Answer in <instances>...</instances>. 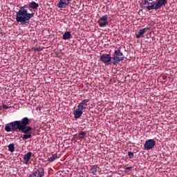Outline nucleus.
I'll list each match as a JSON object with an SVG mask.
<instances>
[{
	"label": "nucleus",
	"instance_id": "nucleus-5",
	"mask_svg": "<svg viewBox=\"0 0 177 177\" xmlns=\"http://www.w3.org/2000/svg\"><path fill=\"white\" fill-rule=\"evenodd\" d=\"M122 60H124V54L121 52V50H115L112 57V64L117 66Z\"/></svg>",
	"mask_w": 177,
	"mask_h": 177
},
{
	"label": "nucleus",
	"instance_id": "nucleus-19",
	"mask_svg": "<svg viewBox=\"0 0 177 177\" xmlns=\"http://www.w3.org/2000/svg\"><path fill=\"white\" fill-rule=\"evenodd\" d=\"M2 109H3L4 110H8V109H10V106H9L5 104H3L2 106H0V110H2Z\"/></svg>",
	"mask_w": 177,
	"mask_h": 177
},
{
	"label": "nucleus",
	"instance_id": "nucleus-15",
	"mask_svg": "<svg viewBox=\"0 0 177 177\" xmlns=\"http://www.w3.org/2000/svg\"><path fill=\"white\" fill-rule=\"evenodd\" d=\"M70 38H71V32L70 31H66L62 36V39L66 41V39H70Z\"/></svg>",
	"mask_w": 177,
	"mask_h": 177
},
{
	"label": "nucleus",
	"instance_id": "nucleus-18",
	"mask_svg": "<svg viewBox=\"0 0 177 177\" xmlns=\"http://www.w3.org/2000/svg\"><path fill=\"white\" fill-rule=\"evenodd\" d=\"M86 136V132L85 131H80L79 132V138L80 139H84V137Z\"/></svg>",
	"mask_w": 177,
	"mask_h": 177
},
{
	"label": "nucleus",
	"instance_id": "nucleus-6",
	"mask_svg": "<svg viewBox=\"0 0 177 177\" xmlns=\"http://www.w3.org/2000/svg\"><path fill=\"white\" fill-rule=\"evenodd\" d=\"M97 24L99 27H106L109 24V15H104L100 17L97 21Z\"/></svg>",
	"mask_w": 177,
	"mask_h": 177
},
{
	"label": "nucleus",
	"instance_id": "nucleus-13",
	"mask_svg": "<svg viewBox=\"0 0 177 177\" xmlns=\"http://www.w3.org/2000/svg\"><path fill=\"white\" fill-rule=\"evenodd\" d=\"M146 34V28L140 29L138 32L136 33L137 39H139V38H141V37H143Z\"/></svg>",
	"mask_w": 177,
	"mask_h": 177
},
{
	"label": "nucleus",
	"instance_id": "nucleus-11",
	"mask_svg": "<svg viewBox=\"0 0 177 177\" xmlns=\"http://www.w3.org/2000/svg\"><path fill=\"white\" fill-rule=\"evenodd\" d=\"M68 3H70V0H59L57 4V8L64 9V8L68 6Z\"/></svg>",
	"mask_w": 177,
	"mask_h": 177
},
{
	"label": "nucleus",
	"instance_id": "nucleus-22",
	"mask_svg": "<svg viewBox=\"0 0 177 177\" xmlns=\"http://www.w3.org/2000/svg\"><path fill=\"white\" fill-rule=\"evenodd\" d=\"M132 169V167H125V170L126 171H128V170H130Z\"/></svg>",
	"mask_w": 177,
	"mask_h": 177
},
{
	"label": "nucleus",
	"instance_id": "nucleus-9",
	"mask_svg": "<svg viewBox=\"0 0 177 177\" xmlns=\"http://www.w3.org/2000/svg\"><path fill=\"white\" fill-rule=\"evenodd\" d=\"M155 146H156V140L153 139H149L145 142L144 145V149L145 150H151V149H153Z\"/></svg>",
	"mask_w": 177,
	"mask_h": 177
},
{
	"label": "nucleus",
	"instance_id": "nucleus-21",
	"mask_svg": "<svg viewBox=\"0 0 177 177\" xmlns=\"http://www.w3.org/2000/svg\"><path fill=\"white\" fill-rule=\"evenodd\" d=\"M35 50H36V52H39L41 50V48L39 47L35 48Z\"/></svg>",
	"mask_w": 177,
	"mask_h": 177
},
{
	"label": "nucleus",
	"instance_id": "nucleus-14",
	"mask_svg": "<svg viewBox=\"0 0 177 177\" xmlns=\"http://www.w3.org/2000/svg\"><path fill=\"white\" fill-rule=\"evenodd\" d=\"M98 169H100V168L97 165H93L90 168V172L93 174V175H96V172H97Z\"/></svg>",
	"mask_w": 177,
	"mask_h": 177
},
{
	"label": "nucleus",
	"instance_id": "nucleus-7",
	"mask_svg": "<svg viewBox=\"0 0 177 177\" xmlns=\"http://www.w3.org/2000/svg\"><path fill=\"white\" fill-rule=\"evenodd\" d=\"M100 60L104 63V64H111V60H113V57L110 54H102L100 56Z\"/></svg>",
	"mask_w": 177,
	"mask_h": 177
},
{
	"label": "nucleus",
	"instance_id": "nucleus-2",
	"mask_svg": "<svg viewBox=\"0 0 177 177\" xmlns=\"http://www.w3.org/2000/svg\"><path fill=\"white\" fill-rule=\"evenodd\" d=\"M27 8H28V5L21 6L20 7L19 11L16 13V21H17V23H21L22 26L24 24H27V23H30V19H32V17H33L35 15V13L34 12H28V10L26 9Z\"/></svg>",
	"mask_w": 177,
	"mask_h": 177
},
{
	"label": "nucleus",
	"instance_id": "nucleus-10",
	"mask_svg": "<svg viewBox=\"0 0 177 177\" xmlns=\"http://www.w3.org/2000/svg\"><path fill=\"white\" fill-rule=\"evenodd\" d=\"M27 6L30 12H32V10L35 12V10H38V8H39V4L35 1L30 2Z\"/></svg>",
	"mask_w": 177,
	"mask_h": 177
},
{
	"label": "nucleus",
	"instance_id": "nucleus-23",
	"mask_svg": "<svg viewBox=\"0 0 177 177\" xmlns=\"http://www.w3.org/2000/svg\"><path fill=\"white\" fill-rule=\"evenodd\" d=\"M149 0H144V5H146V3H148Z\"/></svg>",
	"mask_w": 177,
	"mask_h": 177
},
{
	"label": "nucleus",
	"instance_id": "nucleus-24",
	"mask_svg": "<svg viewBox=\"0 0 177 177\" xmlns=\"http://www.w3.org/2000/svg\"><path fill=\"white\" fill-rule=\"evenodd\" d=\"M148 1H152L153 0H148Z\"/></svg>",
	"mask_w": 177,
	"mask_h": 177
},
{
	"label": "nucleus",
	"instance_id": "nucleus-12",
	"mask_svg": "<svg viewBox=\"0 0 177 177\" xmlns=\"http://www.w3.org/2000/svg\"><path fill=\"white\" fill-rule=\"evenodd\" d=\"M31 156H32V152H28L26 154L24 155V164H26V165L28 164L30 160L31 159Z\"/></svg>",
	"mask_w": 177,
	"mask_h": 177
},
{
	"label": "nucleus",
	"instance_id": "nucleus-3",
	"mask_svg": "<svg viewBox=\"0 0 177 177\" xmlns=\"http://www.w3.org/2000/svg\"><path fill=\"white\" fill-rule=\"evenodd\" d=\"M88 102L89 99H84L77 104V108L73 110V115L75 120H78V118H81V117H82L84 111H85L88 108Z\"/></svg>",
	"mask_w": 177,
	"mask_h": 177
},
{
	"label": "nucleus",
	"instance_id": "nucleus-1",
	"mask_svg": "<svg viewBox=\"0 0 177 177\" xmlns=\"http://www.w3.org/2000/svg\"><path fill=\"white\" fill-rule=\"evenodd\" d=\"M30 124V120L28 118L25 117L21 120H16L8 124L5 127L6 132H15V131H19L24 135L22 137L23 140H27V139H31L32 136L31 135V131L32 128L28 126Z\"/></svg>",
	"mask_w": 177,
	"mask_h": 177
},
{
	"label": "nucleus",
	"instance_id": "nucleus-4",
	"mask_svg": "<svg viewBox=\"0 0 177 177\" xmlns=\"http://www.w3.org/2000/svg\"><path fill=\"white\" fill-rule=\"evenodd\" d=\"M168 3V0H157V1H152L150 3V6H147L148 10H158L165 6Z\"/></svg>",
	"mask_w": 177,
	"mask_h": 177
},
{
	"label": "nucleus",
	"instance_id": "nucleus-20",
	"mask_svg": "<svg viewBox=\"0 0 177 177\" xmlns=\"http://www.w3.org/2000/svg\"><path fill=\"white\" fill-rule=\"evenodd\" d=\"M128 156H129V158H133V153L131 152V151H129L128 152Z\"/></svg>",
	"mask_w": 177,
	"mask_h": 177
},
{
	"label": "nucleus",
	"instance_id": "nucleus-8",
	"mask_svg": "<svg viewBox=\"0 0 177 177\" xmlns=\"http://www.w3.org/2000/svg\"><path fill=\"white\" fill-rule=\"evenodd\" d=\"M45 175V169L44 167H39L36 169V171H32V174H30L29 177H44Z\"/></svg>",
	"mask_w": 177,
	"mask_h": 177
},
{
	"label": "nucleus",
	"instance_id": "nucleus-16",
	"mask_svg": "<svg viewBox=\"0 0 177 177\" xmlns=\"http://www.w3.org/2000/svg\"><path fill=\"white\" fill-rule=\"evenodd\" d=\"M56 158H57V155L53 154L51 157L48 158V161L49 162H53V161L56 160Z\"/></svg>",
	"mask_w": 177,
	"mask_h": 177
},
{
	"label": "nucleus",
	"instance_id": "nucleus-17",
	"mask_svg": "<svg viewBox=\"0 0 177 177\" xmlns=\"http://www.w3.org/2000/svg\"><path fill=\"white\" fill-rule=\"evenodd\" d=\"M8 150L11 152L13 153L15 151V144H10L8 145Z\"/></svg>",
	"mask_w": 177,
	"mask_h": 177
}]
</instances>
